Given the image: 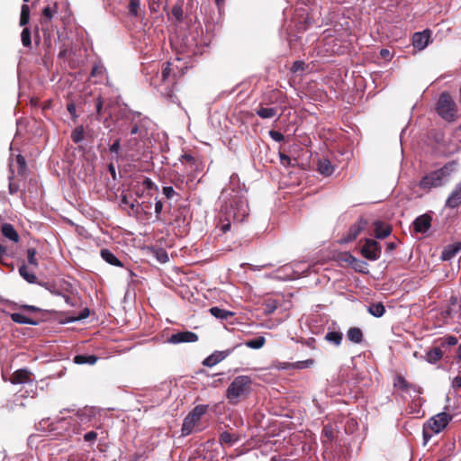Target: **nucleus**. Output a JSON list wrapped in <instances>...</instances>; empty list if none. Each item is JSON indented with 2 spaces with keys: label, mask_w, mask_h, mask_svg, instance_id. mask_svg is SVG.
<instances>
[{
  "label": "nucleus",
  "mask_w": 461,
  "mask_h": 461,
  "mask_svg": "<svg viewBox=\"0 0 461 461\" xmlns=\"http://www.w3.org/2000/svg\"><path fill=\"white\" fill-rule=\"evenodd\" d=\"M139 145V139L137 137H131L127 140L124 143V147L127 150H134Z\"/></svg>",
  "instance_id": "49530a36"
},
{
  "label": "nucleus",
  "mask_w": 461,
  "mask_h": 461,
  "mask_svg": "<svg viewBox=\"0 0 461 461\" xmlns=\"http://www.w3.org/2000/svg\"><path fill=\"white\" fill-rule=\"evenodd\" d=\"M1 232L3 236L14 242L19 241V234L15 230L14 227L10 223H4L1 227Z\"/></svg>",
  "instance_id": "aec40b11"
},
{
  "label": "nucleus",
  "mask_w": 461,
  "mask_h": 461,
  "mask_svg": "<svg viewBox=\"0 0 461 461\" xmlns=\"http://www.w3.org/2000/svg\"><path fill=\"white\" fill-rule=\"evenodd\" d=\"M318 171L321 175H323L325 176H329L333 173L334 167L331 165L330 160H328L326 158H321V159H319V161H318Z\"/></svg>",
  "instance_id": "5701e85b"
},
{
  "label": "nucleus",
  "mask_w": 461,
  "mask_h": 461,
  "mask_svg": "<svg viewBox=\"0 0 461 461\" xmlns=\"http://www.w3.org/2000/svg\"><path fill=\"white\" fill-rule=\"evenodd\" d=\"M393 386L401 389L403 392H408L410 390L416 391L420 393V388L416 384L409 383L403 376L397 375L393 381Z\"/></svg>",
  "instance_id": "2eb2a0df"
},
{
  "label": "nucleus",
  "mask_w": 461,
  "mask_h": 461,
  "mask_svg": "<svg viewBox=\"0 0 461 461\" xmlns=\"http://www.w3.org/2000/svg\"><path fill=\"white\" fill-rule=\"evenodd\" d=\"M285 102L286 95L277 88L266 90L260 101L263 105L284 104Z\"/></svg>",
  "instance_id": "0eeeda50"
},
{
  "label": "nucleus",
  "mask_w": 461,
  "mask_h": 461,
  "mask_svg": "<svg viewBox=\"0 0 461 461\" xmlns=\"http://www.w3.org/2000/svg\"><path fill=\"white\" fill-rule=\"evenodd\" d=\"M350 266L353 269L358 273L366 274L367 273V264L364 260L358 259L355 258V261H353Z\"/></svg>",
  "instance_id": "4c0bfd02"
},
{
  "label": "nucleus",
  "mask_w": 461,
  "mask_h": 461,
  "mask_svg": "<svg viewBox=\"0 0 461 461\" xmlns=\"http://www.w3.org/2000/svg\"><path fill=\"white\" fill-rule=\"evenodd\" d=\"M225 213V221L220 226L222 233L230 230L232 220L234 222H241L249 215V206L247 200L241 196L236 195L232 201L222 208Z\"/></svg>",
  "instance_id": "f257e3e1"
},
{
  "label": "nucleus",
  "mask_w": 461,
  "mask_h": 461,
  "mask_svg": "<svg viewBox=\"0 0 461 461\" xmlns=\"http://www.w3.org/2000/svg\"><path fill=\"white\" fill-rule=\"evenodd\" d=\"M20 275L29 283L33 284L36 282V276L31 272H29L28 267L25 265H23L19 268Z\"/></svg>",
  "instance_id": "e433bc0d"
},
{
  "label": "nucleus",
  "mask_w": 461,
  "mask_h": 461,
  "mask_svg": "<svg viewBox=\"0 0 461 461\" xmlns=\"http://www.w3.org/2000/svg\"><path fill=\"white\" fill-rule=\"evenodd\" d=\"M98 357L95 355H77L74 357V363L77 365H95Z\"/></svg>",
  "instance_id": "a878e982"
},
{
  "label": "nucleus",
  "mask_w": 461,
  "mask_h": 461,
  "mask_svg": "<svg viewBox=\"0 0 461 461\" xmlns=\"http://www.w3.org/2000/svg\"><path fill=\"white\" fill-rule=\"evenodd\" d=\"M84 127L82 125L77 126L71 132V140L74 143L77 144L84 140Z\"/></svg>",
  "instance_id": "473e14b6"
},
{
  "label": "nucleus",
  "mask_w": 461,
  "mask_h": 461,
  "mask_svg": "<svg viewBox=\"0 0 461 461\" xmlns=\"http://www.w3.org/2000/svg\"><path fill=\"white\" fill-rule=\"evenodd\" d=\"M162 193L167 199H171L176 194L172 186H164L162 188Z\"/></svg>",
  "instance_id": "13d9d810"
},
{
  "label": "nucleus",
  "mask_w": 461,
  "mask_h": 461,
  "mask_svg": "<svg viewBox=\"0 0 461 461\" xmlns=\"http://www.w3.org/2000/svg\"><path fill=\"white\" fill-rule=\"evenodd\" d=\"M461 204V182L453 190L446 202V205L449 208H456Z\"/></svg>",
  "instance_id": "dca6fc26"
},
{
  "label": "nucleus",
  "mask_w": 461,
  "mask_h": 461,
  "mask_svg": "<svg viewBox=\"0 0 461 461\" xmlns=\"http://www.w3.org/2000/svg\"><path fill=\"white\" fill-rule=\"evenodd\" d=\"M13 179H14V176L12 175V176H9L10 182H9V186H8L9 193L11 194H16L19 191V188H20L19 185L17 183L14 182Z\"/></svg>",
  "instance_id": "6e6d98bb"
},
{
  "label": "nucleus",
  "mask_w": 461,
  "mask_h": 461,
  "mask_svg": "<svg viewBox=\"0 0 461 461\" xmlns=\"http://www.w3.org/2000/svg\"><path fill=\"white\" fill-rule=\"evenodd\" d=\"M441 348H446L448 346H455L457 344V339L455 336L449 335L444 338H441L438 340Z\"/></svg>",
  "instance_id": "ea45409f"
},
{
  "label": "nucleus",
  "mask_w": 461,
  "mask_h": 461,
  "mask_svg": "<svg viewBox=\"0 0 461 461\" xmlns=\"http://www.w3.org/2000/svg\"><path fill=\"white\" fill-rule=\"evenodd\" d=\"M280 162L283 166L289 167L291 164V158L289 156L285 155V153L280 152Z\"/></svg>",
  "instance_id": "0e129e2a"
},
{
  "label": "nucleus",
  "mask_w": 461,
  "mask_h": 461,
  "mask_svg": "<svg viewBox=\"0 0 461 461\" xmlns=\"http://www.w3.org/2000/svg\"><path fill=\"white\" fill-rule=\"evenodd\" d=\"M431 225V217L429 214L420 215L413 221V228L416 232L424 233Z\"/></svg>",
  "instance_id": "ddd939ff"
},
{
  "label": "nucleus",
  "mask_w": 461,
  "mask_h": 461,
  "mask_svg": "<svg viewBox=\"0 0 461 461\" xmlns=\"http://www.w3.org/2000/svg\"><path fill=\"white\" fill-rule=\"evenodd\" d=\"M322 434L330 440L333 438V427L330 424H327L322 429Z\"/></svg>",
  "instance_id": "4d7b16f0"
},
{
  "label": "nucleus",
  "mask_w": 461,
  "mask_h": 461,
  "mask_svg": "<svg viewBox=\"0 0 461 461\" xmlns=\"http://www.w3.org/2000/svg\"><path fill=\"white\" fill-rule=\"evenodd\" d=\"M171 63L170 62H165L162 65V70H161V77L163 82H174L175 75L171 77Z\"/></svg>",
  "instance_id": "2f4dec72"
},
{
  "label": "nucleus",
  "mask_w": 461,
  "mask_h": 461,
  "mask_svg": "<svg viewBox=\"0 0 461 461\" xmlns=\"http://www.w3.org/2000/svg\"><path fill=\"white\" fill-rule=\"evenodd\" d=\"M368 222L364 217H360L358 221L350 226L347 236L345 237V242L354 241L357 236L366 229Z\"/></svg>",
  "instance_id": "9b49d317"
},
{
  "label": "nucleus",
  "mask_w": 461,
  "mask_h": 461,
  "mask_svg": "<svg viewBox=\"0 0 461 461\" xmlns=\"http://www.w3.org/2000/svg\"><path fill=\"white\" fill-rule=\"evenodd\" d=\"M367 311L375 317H382L385 312V308L382 303H376L370 304Z\"/></svg>",
  "instance_id": "7c9ffc66"
},
{
  "label": "nucleus",
  "mask_w": 461,
  "mask_h": 461,
  "mask_svg": "<svg viewBox=\"0 0 461 461\" xmlns=\"http://www.w3.org/2000/svg\"><path fill=\"white\" fill-rule=\"evenodd\" d=\"M97 438V433L95 431H89L84 435V440L86 442L93 443Z\"/></svg>",
  "instance_id": "bf43d9fd"
},
{
  "label": "nucleus",
  "mask_w": 461,
  "mask_h": 461,
  "mask_svg": "<svg viewBox=\"0 0 461 461\" xmlns=\"http://www.w3.org/2000/svg\"><path fill=\"white\" fill-rule=\"evenodd\" d=\"M348 339L357 344H359L363 340V332L357 327L350 328L347 332Z\"/></svg>",
  "instance_id": "bb28decb"
},
{
  "label": "nucleus",
  "mask_w": 461,
  "mask_h": 461,
  "mask_svg": "<svg viewBox=\"0 0 461 461\" xmlns=\"http://www.w3.org/2000/svg\"><path fill=\"white\" fill-rule=\"evenodd\" d=\"M58 13V4L54 3L52 6L48 5L42 10V15L44 20L50 22L53 15Z\"/></svg>",
  "instance_id": "58836bf2"
},
{
  "label": "nucleus",
  "mask_w": 461,
  "mask_h": 461,
  "mask_svg": "<svg viewBox=\"0 0 461 461\" xmlns=\"http://www.w3.org/2000/svg\"><path fill=\"white\" fill-rule=\"evenodd\" d=\"M338 261L340 263H345L348 266L355 261V257L351 255L349 252H341L337 256Z\"/></svg>",
  "instance_id": "79ce46f5"
},
{
  "label": "nucleus",
  "mask_w": 461,
  "mask_h": 461,
  "mask_svg": "<svg viewBox=\"0 0 461 461\" xmlns=\"http://www.w3.org/2000/svg\"><path fill=\"white\" fill-rule=\"evenodd\" d=\"M314 363L313 359H307L304 361H298L295 363V366L297 368H306L311 366Z\"/></svg>",
  "instance_id": "680f3d73"
},
{
  "label": "nucleus",
  "mask_w": 461,
  "mask_h": 461,
  "mask_svg": "<svg viewBox=\"0 0 461 461\" xmlns=\"http://www.w3.org/2000/svg\"><path fill=\"white\" fill-rule=\"evenodd\" d=\"M444 355L442 348L440 345L438 347H434L430 348L427 353L425 359L430 364H436L438 362Z\"/></svg>",
  "instance_id": "412c9836"
},
{
  "label": "nucleus",
  "mask_w": 461,
  "mask_h": 461,
  "mask_svg": "<svg viewBox=\"0 0 461 461\" xmlns=\"http://www.w3.org/2000/svg\"><path fill=\"white\" fill-rule=\"evenodd\" d=\"M198 340V335L193 331H179L172 334L167 341L171 344L196 342Z\"/></svg>",
  "instance_id": "9d476101"
},
{
  "label": "nucleus",
  "mask_w": 461,
  "mask_h": 461,
  "mask_svg": "<svg viewBox=\"0 0 461 461\" xmlns=\"http://www.w3.org/2000/svg\"><path fill=\"white\" fill-rule=\"evenodd\" d=\"M37 251L34 248L27 249V258L30 265L38 267V260L36 258Z\"/></svg>",
  "instance_id": "c03bdc74"
},
{
  "label": "nucleus",
  "mask_w": 461,
  "mask_h": 461,
  "mask_svg": "<svg viewBox=\"0 0 461 461\" xmlns=\"http://www.w3.org/2000/svg\"><path fill=\"white\" fill-rule=\"evenodd\" d=\"M89 313H90L89 309L85 308L83 311H81V312L77 316L70 318L69 321H81V320L86 319L89 316Z\"/></svg>",
  "instance_id": "5fc2aeb1"
},
{
  "label": "nucleus",
  "mask_w": 461,
  "mask_h": 461,
  "mask_svg": "<svg viewBox=\"0 0 461 461\" xmlns=\"http://www.w3.org/2000/svg\"><path fill=\"white\" fill-rule=\"evenodd\" d=\"M252 391V379L249 375H238L228 386L225 397L230 405H237L246 400Z\"/></svg>",
  "instance_id": "f03ea898"
},
{
  "label": "nucleus",
  "mask_w": 461,
  "mask_h": 461,
  "mask_svg": "<svg viewBox=\"0 0 461 461\" xmlns=\"http://www.w3.org/2000/svg\"><path fill=\"white\" fill-rule=\"evenodd\" d=\"M155 213H156V221H160L161 220V212H162V210H163V203L160 199H158L157 197L155 198Z\"/></svg>",
  "instance_id": "de8ad7c7"
},
{
  "label": "nucleus",
  "mask_w": 461,
  "mask_h": 461,
  "mask_svg": "<svg viewBox=\"0 0 461 461\" xmlns=\"http://www.w3.org/2000/svg\"><path fill=\"white\" fill-rule=\"evenodd\" d=\"M208 405L200 404L196 405L184 419L182 425V435L187 436L193 432L194 426L201 420L202 416L204 415L208 411Z\"/></svg>",
  "instance_id": "20e7f679"
},
{
  "label": "nucleus",
  "mask_w": 461,
  "mask_h": 461,
  "mask_svg": "<svg viewBox=\"0 0 461 461\" xmlns=\"http://www.w3.org/2000/svg\"><path fill=\"white\" fill-rule=\"evenodd\" d=\"M308 68V65H306L302 60H296L293 63L291 71L293 73H298V72H303Z\"/></svg>",
  "instance_id": "a18cd8bd"
},
{
  "label": "nucleus",
  "mask_w": 461,
  "mask_h": 461,
  "mask_svg": "<svg viewBox=\"0 0 461 461\" xmlns=\"http://www.w3.org/2000/svg\"><path fill=\"white\" fill-rule=\"evenodd\" d=\"M114 104H115V102L113 99H111V98L105 99L104 112L107 113L109 117L112 116L111 109L114 106Z\"/></svg>",
  "instance_id": "052dcab7"
},
{
  "label": "nucleus",
  "mask_w": 461,
  "mask_h": 461,
  "mask_svg": "<svg viewBox=\"0 0 461 461\" xmlns=\"http://www.w3.org/2000/svg\"><path fill=\"white\" fill-rule=\"evenodd\" d=\"M381 245L378 241L372 239H366L361 248V255L371 261L377 260L381 256Z\"/></svg>",
  "instance_id": "423d86ee"
},
{
  "label": "nucleus",
  "mask_w": 461,
  "mask_h": 461,
  "mask_svg": "<svg viewBox=\"0 0 461 461\" xmlns=\"http://www.w3.org/2000/svg\"><path fill=\"white\" fill-rule=\"evenodd\" d=\"M21 41L25 48H32V32L27 27H24L21 33Z\"/></svg>",
  "instance_id": "c9c22d12"
},
{
  "label": "nucleus",
  "mask_w": 461,
  "mask_h": 461,
  "mask_svg": "<svg viewBox=\"0 0 461 461\" xmlns=\"http://www.w3.org/2000/svg\"><path fill=\"white\" fill-rule=\"evenodd\" d=\"M268 105H263V104L259 103L258 109L256 110V113L261 119H270L274 118L277 115L278 109L276 106L275 107H267Z\"/></svg>",
  "instance_id": "f3484780"
},
{
  "label": "nucleus",
  "mask_w": 461,
  "mask_h": 461,
  "mask_svg": "<svg viewBox=\"0 0 461 461\" xmlns=\"http://www.w3.org/2000/svg\"><path fill=\"white\" fill-rule=\"evenodd\" d=\"M324 339L336 346H339L343 339V334L340 331H328Z\"/></svg>",
  "instance_id": "c85d7f7f"
},
{
  "label": "nucleus",
  "mask_w": 461,
  "mask_h": 461,
  "mask_svg": "<svg viewBox=\"0 0 461 461\" xmlns=\"http://www.w3.org/2000/svg\"><path fill=\"white\" fill-rule=\"evenodd\" d=\"M180 161H181V162H187V163H192V164H194V161H195V159H194V158L192 155H190V154H184V155H182V156H181V158H180Z\"/></svg>",
  "instance_id": "69168bd1"
},
{
  "label": "nucleus",
  "mask_w": 461,
  "mask_h": 461,
  "mask_svg": "<svg viewBox=\"0 0 461 461\" xmlns=\"http://www.w3.org/2000/svg\"><path fill=\"white\" fill-rule=\"evenodd\" d=\"M120 148H121V140L120 139H117L110 147H109V150L112 152V153H115V154H118L119 153V150H120Z\"/></svg>",
  "instance_id": "e2e57ef3"
},
{
  "label": "nucleus",
  "mask_w": 461,
  "mask_h": 461,
  "mask_svg": "<svg viewBox=\"0 0 461 461\" xmlns=\"http://www.w3.org/2000/svg\"><path fill=\"white\" fill-rule=\"evenodd\" d=\"M374 232L376 239H384L392 233V227L388 223L381 221L374 222Z\"/></svg>",
  "instance_id": "4468645a"
},
{
  "label": "nucleus",
  "mask_w": 461,
  "mask_h": 461,
  "mask_svg": "<svg viewBox=\"0 0 461 461\" xmlns=\"http://www.w3.org/2000/svg\"><path fill=\"white\" fill-rule=\"evenodd\" d=\"M431 32L424 30L423 32H415L412 35V45L418 50H424L429 43Z\"/></svg>",
  "instance_id": "f8f14e48"
},
{
  "label": "nucleus",
  "mask_w": 461,
  "mask_h": 461,
  "mask_svg": "<svg viewBox=\"0 0 461 461\" xmlns=\"http://www.w3.org/2000/svg\"><path fill=\"white\" fill-rule=\"evenodd\" d=\"M459 251H461V242H456L444 249L441 254L442 260L447 261L453 258Z\"/></svg>",
  "instance_id": "6ab92c4d"
},
{
  "label": "nucleus",
  "mask_w": 461,
  "mask_h": 461,
  "mask_svg": "<svg viewBox=\"0 0 461 461\" xmlns=\"http://www.w3.org/2000/svg\"><path fill=\"white\" fill-rule=\"evenodd\" d=\"M15 162L18 166L17 173L20 176H23L27 169V165L24 158L22 155H17L15 158Z\"/></svg>",
  "instance_id": "a19ab883"
},
{
  "label": "nucleus",
  "mask_w": 461,
  "mask_h": 461,
  "mask_svg": "<svg viewBox=\"0 0 461 461\" xmlns=\"http://www.w3.org/2000/svg\"><path fill=\"white\" fill-rule=\"evenodd\" d=\"M101 257L102 258L107 262L108 264L112 265V266H115V267H123V264L122 263L121 260H119L116 256L109 249H101Z\"/></svg>",
  "instance_id": "4be33fe9"
},
{
  "label": "nucleus",
  "mask_w": 461,
  "mask_h": 461,
  "mask_svg": "<svg viewBox=\"0 0 461 461\" xmlns=\"http://www.w3.org/2000/svg\"><path fill=\"white\" fill-rule=\"evenodd\" d=\"M156 257L158 260L161 263H166L169 259L167 251L163 249H159L156 251Z\"/></svg>",
  "instance_id": "8fccbe9b"
},
{
  "label": "nucleus",
  "mask_w": 461,
  "mask_h": 461,
  "mask_svg": "<svg viewBox=\"0 0 461 461\" xmlns=\"http://www.w3.org/2000/svg\"><path fill=\"white\" fill-rule=\"evenodd\" d=\"M140 0H129V13L131 15L139 16L138 9L140 8Z\"/></svg>",
  "instance_id": "37998d69"
},
{
  "label": "nucleus",
  "mask_w": 461,
  "mask_h": 461,
  "mask_svg": "<svg viewBox=\"0 0 461 461\" xmlns=\"http://www.w3.org/2000/svg\"><path fill=\"white\" fill-rule=\"evenodd\" d=\"M219 440H220V442L221 444H226L228 446H232V445H234L239 440V437L236 436L235 434L230 433L228 431H223L220 435Z\"/></svg>",
  "instance_id": "c756f323"
},
{
  "label": "nucleus",
  "mask_w": 461,
  "mask_h": 461,
  "mask_svg": "<svg viewBox=\"0 0 461 461\" xmlns=\"http://www.w3.org/2000/svg\"><path fill=\"white\" fill-rule=\"evenodd\" d=\"M451 385H452V387H453L455 390L460 389V388H461V376H460V375L456 376V377L452 380V384H451Z\"/></svg>",
  "instance_id": "338daca9"
},
{
  "label": "nucleus",
  "mask_w": 461,
  "mask_h": 461,
  "mask_svg": "<svg viewBox=\"0 0 461 461\" xmlns=\"http://www.w3.org/2000/svg\"><path fill=\"white\" fill-rule=\"evenodd\" d=\"M447 175L448 167L446 165L442 168L435 170L423 176L420 182V187L422 189H431L433 187L441 186Z\"/></svg>",
  "instance_id": "39448f33"
},
{
  "label": "nucleus",
  "mask_w": 461,
  "mask_h": 461,
  "mask_svg": "<svg viewBox=\"0 0 461 461\" xmlns=\"http://www.w3.org/2000/svg\"><path fill=\"white\" fill-rule=\"evenodd\" d=\"M11 320L16 323L20 324H31L36 325L37 321L32 320V318L27 317L26 315L19 312H14L11 314Z\"/></svg>",
  "instance_id": "cd10ccee"
},
{
  "label": "nucleus",
  "mask_w": 461,
  "mask_h": 461,
  "mask_svg": "<svg viewBox=\"0 0 461 461\" xmlns=\"http://www.w3.org/2000/svg\"><path fill=\"white\" fill-rule=\"evenodd\" d=\"M209 312L212 316H214L217 319H221V320H227L230 317L234 316V312L224 310V309H221L216 306L211 307L209 309Z\"/></svg>",
  "instance_id": "393cba45"
},
{
  "label": "nucleus",
  "mask_w": 461,
  "mask_h": 461,
  "mask_svg": "<svg viewBox=\"0 0 461 461\" xmlns=\"http://www.w3.org/2000/svg\"><path fill=\"white\" fill-rule=\"evenodd\" d=\"M266 343V339L262 336L257 337L254 339H249L245 342L248 348L258 349L261 348Z\"/></svg>",
  "instance_id": "72a5a7b5"
},
{
  "label": "nucleus",
  "mask_w": 461,
  "mask_h": 461,
  "mask_svg": "<svg viewBox=\"0 0 461 461\" xmlns=\"http://www.w3.org/2000/svg\"><path fill=\"white\" fill-rule=\"evenodd\" d=\"M268 134L271 137V139L276 142H281L284 141L285 140V136L277 131L271 130L269 131Z\"/></svg>",
  "instance_id": "864d4df0"
},
{
  "label": "nucleus",
  "mask_w": 461,
  "mask_h": 461,
  "mask_svg": "<svg viewBox=\"0 0 461 461\" xmlns=\"http://www.w3.org/2000/svg\"><path fill=\"white\" fill-rule=\"evenodd\" d=\"M437 113L447 122L456 120V104L448 93L443 92L439 95L437 104Z\"/></svg>",
  "instance_id": "7ed1b4c3"
},
{
  "label": "nucleus",
  "mask_w": 461,
  "mask_h": 461,
  "mask_svg": "<svg viewBox=\"0 0 461 461\" xmlns=\"http://www.w3.org/2000/svg\"><path fill=\"white\" fill-rule=\"evenodd\" d=\"M104 104L105 99L101 95H99L94 100V104L96 112V119L99 121L103 118L104 114L107 113L106 112H104Z\"/></svg>",
  "instance_id": "b1692460"
},
{
  "label": "nucleus",
  "mask_w": 461,
  "mask_h": 461,
  "mask_svg": "<svg viewBox=\"0 0 461 461\" xmlns=\"http://www.w3.org/2000/svg\"><path fill=\"white\" fill-rule=\"evenodd\" d=\"M142 185L147 190H156V191L158 190V185L149 177H145V179L142 182Z\"/></svg>",
  "instance_id": "603ef678"
},
{
  "label": "nucleus",
  "mask_w": 461,
  "mask_h": 461,
  "mask_svg": "<svg viewBox=\"0 0 461 461\" xmlns=\"http://www.w3.org/2000/svg\"><path fill=\"white\" fill-rule=\"evenodd\" d=\"M31 381V373L26 369H18L11 376L10 382L14 384H24Z\"/></svg>",
  "instance_id": "a211bd4d"
},
{
  "label": "nucleus",
  "mask_w": 461,
  "mask_h": 461,
  "mask_svg": "<svg viewBox=\"0 0 461 461\" xmlns=\"http://www.w3.org/2000/svg\"><path fill=\"white\" fill-rule=\"evenodd\" d=\"M29 21H30V7L28 5L23 4L21 7L20 25L25 26L29 23Z\"/></svg>",
  "instance_id": "f704fd0d"
},
{
  "label": "nucleus",
  "mask_w": 461,
  "mask_h": 461,
  "mask_svg": "<svg viewBox=\"0 0 461 461\" xmlns=\"http://www.w3.org/2000/svg\"><path fill=\"white\" fill-rule=\"evenodd\" d=\"M172 14L178 20L181 19V17H182V10L180 7H176V6L173 7Z\"/></svg>",
  "instance_id": "774afa93"
},
{
  "label": "nucleus",
  "mask_w": 461,
  "mask_h": 461,
  "mask_svg": "<svg viewBox=\"0 0 461 461\" xmlns=\"http://www.w3.org/2000/svg\"><path fill=\"white\" fill-rule=\"evenodd\" d=\"M67 110L71 115V118L74 122L77 119L78 115L77 114V107L74 102H68L67 104Z\"/></svg>",
  "instance_id": "3c124183"
},
{
  "label": "nucleus",
  "mask_w": 461,
  "mask_h": 461,
  "mask_svg": "<svg viewBox=\"0 0 461 461\" xmlns=\"http://www.w3.org/2000/svg\"><path fill=\"white\" fill-rule=\"evenodd\" d=\"M236 348H237V346L233 347L232 348L226 349V350H221V351L216 350V351H214L212 354L208 356L203 361V365L204 366H208V367H212V366L217 365L218 363H220L223 359H225L228 356H230L234 351V349Z\"/></svg>",
  "instance_id": "1a4fd4ad"
},
{
  "label": "nucleus",
  "mask_w": 461,
  "mask_h": 461,
  "mask_svg": "<svg viewBox=\"0 0 461 461\" xmlns=\"http://www.w3.org/2000/svg\"><path fill=\"white\" fill-rule=\"evenodd\" d=\"M452 420V416L447 412H440L428 421V427L434 432L439 433L442 431Z\"/></svg>",
  "instance_id": "6e6552de"
},
{
  "label": "nucleus",
  "mask_w": 461,
  "mask_h": 461,
  "mask_svg": "<svg viewBox=\"0 0 461 461\" xmlns=\"http://www.w3.org/2000/svg\"><path fill=\"white\" fill-rule=\"evenodd\" d=\"M104 73V68L102 65L95 64L92 68L90 75L92 77H96L103 76Z\"/></svg>",
  "instance_id": "09e8293b"
}]
</instances>
